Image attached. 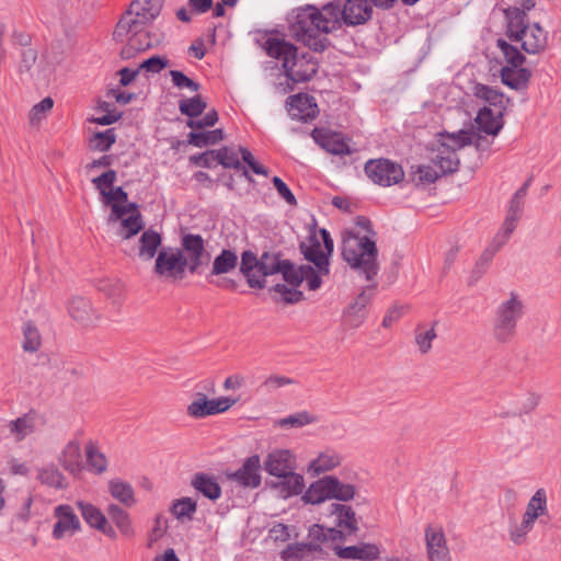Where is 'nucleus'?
Segmentation results:
<instances>
[{"label": "nucleus", "mask_w": 561, "mask_h": 561, "mask_svg": "<svg viewBox=\"0 0 561 561\" xmlns=\"http://www.w3.org/2000/svg\"><path fill=\"white\" fill-rule=\"evenodd\" d=\"M328 513L334 517V528L344 531V539L359 530L358 519L352 506L344 503H331Z\"/></svg>", "instance_id": "12"}, {"label": "nucleus", "mask_w": 561, "mask_h": 561, "mask_svg": "<svg viewBox=\"0 0 561 561\" xmlns=\"http://www.w3.org/2000/svg\"><path fill=\"white\" fill-rule=\"evenodd\" d=\"M123 208L126 209V215L128 216L126 218L124 216L119 219L121 222L117 233L124 240H128L142 230L144 221L140 213L137 210V204L127 202L126 204H123Z\"/></svg>", "instance_id": "20"}, {"label": "nucleus", "mask_w": 561, "mask_h": 561, "mask_svg": "<svg viewBox=\"0 0 561 561\" xmlns=\"http://www.w3.org/2000/svg\"><path fill=\"white\" fill-rule=\"evenodd\" d=\"M547 494L543 489H538L527 503L523 517L535 525L537 519L548 517Z\"/></svg>", "instance_id": "31"}, {"label": "nucleus", "mask_w": 561, "mask_h": 561, "mask_svg": "<svg viewBox=\"0 0 561 561\" xmlns=\"http://www.w3.org/2000/svg\"><path fill=\"white\" fill-rule=\"evenodd\" d=\"M335 553L343 559L374 561L380 556V550L375 543H363L359 546L337 547Z\"/></svg>", "instance_id": "27"}, {"label": "nucleus", "mask_w": 561, "mask_h": 561, "mask_svg": "<svg viewBox=\"0 0 561 561\" xmlns=\"http://www.w3.org/2000/svg\"><path fill=\"white\" fill-rule=\"evenodd\" d=\"M238 264V256L236 252L231 250H222L213 262L211 274L221 275L227 274L236 268Z\"/></svg>", "instance_id": "42"}, {"label": "nucleus", "mask_w": 561, "mask_h": 561, "mask_svg": "<svg viewBox=\"0 0 561 561\" xmlns=\"http://www.w3.org/2000/svg\"><path fill=\"white\" fill-rule=\"evenodd\" d=\"M9 427L10 433L20 442L34 432L35 424L33 417L25 414L11 421Z\"/></svg>", "instance_id": "48"}, {"label": "nucleus", "mask_w": 561, "mask_h": 561, "mask_svg": "<svg viewBox=\"0 0 561 561\" xmlns=\"http://www.w3.org/2000/svg\"><path fill=\"white\" fill-rule=\"evenodd\" d=\"M311 136L321 148L332 154L343 156L352 152L347 141L337 133L314 128Z\"/></svg>", "instance_id": "15"}, {"label": "nucleus", "mask_w": 561, "mask_h": 561, "mask_svg": "<svg viewBox=\"0 0 561 561\" xmlns=\"http://www.w3.org/2000/svg\"><path fill=\"white\" fill-rule=\"evenodd\" d=\"M503 115L504 112H501L500 110L494 112L490 107L481 108L474 119L478 131H482L491 136H496L504 125Z\"/></svg>", "instance_id": "22"}, {"label": "nucleus", "mask_w": 561, "mask_h": 561, "mask_svg": "<svg viewBox=\"0 0 561 561\" xmlns=\"http://www.w3.org/2000/svg\"><path fill=\"white\" fill-rule=\"evenodd\" d=\"M188 144L197 147L203 148L208 145H215L224 139V131L220 128L205 131V133H195L191 131L188 134Z\"/></svg>", "instance_id": "45"}, {"label": "nucleus", "mask_w": 561, "mask_h": 561, "mask_svg": "<svg viewBox=\"0 0 561 561\" xmlns=\"http://www.w3.org/2000/svg\"><path fill=\"white\" fill-rule=\"evenodd\" d=\"M187 266L180 248H161L153 265L154 275L165 282L175 283L185 277Z\"/></svg>", "instance_id": "8"}, {"label": "nucleus", "mask_w": 561, "mask_h": 561, "mask_svg": "<svg viewBox=\"0 0 561 561\" xmlns=\"http://www.w3.org/2000/svg\"><path fill=\"white\" fill-rule=\"evenodd\" d=\"M216 163L221 164L228 169H239L241 167L238 154L232 149L224 147L219 150H215Z\"/></svg>", "instance_id": "55"}, {"label": "nucleus", "mask_w": 561, "mask_h": 561, "mask_svg": "<svg viewBox=\"0 0 561 561\" xmlns=\"http://www.w3.org/2000/svg\"><path fill=\"white\" fill-rule=\"evenodd\" d=\"M265 50L268 56L282 60L286 77L293 82L309 81L318 71V64L312 56L298 55L297 47L286 41L268 38Z\"/></svg>", "instance_id": "5"}, {"label": "nucleus", "mask_w": 561, "mask_h": 561, "mask_svg": "<svg viewBox=\"0 0 561 561\" xmlns=\"http://www.w3.org/2000/svg\"><path fill=\"white\" fill-rule=\"evenodd\" d=\"M342 459V456L336 450L327 448L309 462L308 472L312 476H320L337 468Z\"/></svg>", "instance_id": "25"}, {"label": "nucleus", "mask_w": 561, "mask_h": 561, "mask_svg": "<svg viewBox=\"0 0 561 561\" xmlns=\"http://www.w3.org/2000/svg\"><path fill=\"white\" fill-rule=\"evenodd\" d=\"M186 412L194 419H204L214 415L213 399H208L206 394L199 392L187 405Z\"/></svg>", "instance_id": "38"}, {"label": "nucleus", "mask_w": 561, "mask_h": 561, "mask_svg": "<svg viewBox=\"0 0 561 561\" xmlns=\"http://www.w3.org/2000/svg\"><path fill=\"white\" fill-rule=\"evenodd\" d=\"M264 469L271 476H284L295 470V456L288 449H275L266 456Z\"/></svg>", "instance_id": "17"}, {"label": "nucleus", "mask_w": 561, "mask_h": 561, "mask_svg": "<svg viewBox=\"0 0 561 561\" xmlns=\"http://www.w3.org/2000/svg\"><path fill=\"white\" fill-rule=\"evenodd\" d=\"M57 522L53 529V537L61 539L73 535L80 528V520L69 505H58L54 510Z\"/></svg>", "instance_id": "13"}, {"label": "nucleus", "mask_w": 561, "mask_h": 561, "mask_svg": "<svg viewBox=\"0 0 561 561\" xmlns=\"http://www.w3.org/2000/svg\"><path fill=\"white\" fill-rule=\"evenodd\" d=\"M329 477L330 497L339 502H350L355 499L357 488L352 483H345L335 476Z\"/></svg>", "instance_id": "35"}, {"label": "nucleus", "mask_w": 561, "mask_h": 561, "mask_svg": "<svg viewBox=\"0 0 561 561\" xmlns=\"http://www.w3.org/2000/svg\"><path fill=\"white\" fill-rule=\"evenodd\" d=\"M371 14L368 0H346L343 4L335 0L321 10L312 5L299 9L289 30L298 42L321 53L330 45L327 35L337 30L341 22L351 26L362 25L370 20Z\"/></svg>", "instance_id": "2"}, {"label": "nucleus", "mask_w": 561, "mask_h": 561, "mask_svg": "<svg viewBox=\"0 0 561 561\" xmlns=\"http://www.w3.org/2000/svg\"><path fill=\"white\" fill-rule=\"evenodd\" d=\"M117 179V173L115 170H108L101 175L94 178L92 180L93 185L102 195V191H108L107 188L112 187Z\"/></svg>", "instance_id": "61"}, {"label": "nucleus", "mask_w": 561, "mask_h": 561, "mask_svg": "<svg viewBox=\"0 0 561 561\" xmlns=\"http://www.w3.org/2000/svg\"><path fill=\"white\" fill-rule=\"evenodd\" d=\"M355 224L366 233L359 236L353 231H345L342 241L343 260L358 274H363L367 282H373L379 272L377 262L378 249L376 241L371 239L375 232L369 219L358 216Z\"/></svg>", "instance_id": "4"}, {"label": "nucleus", "mask_w": 561, "mask_h": 561, "mask_svg": "<svg viewBox=\"0 0 561 561\" xmlns=\"http://www.w3.org/2000/svg\"><path fill=\"white\" fill-rule=\"evenodd\" d=\"M217 122L218 113L215 110H211L201 119H188L186 125L192 129H203L205 127H213Z\"/></svg>", "instance_id": "62"}, {"label": "nucleus", "mask_w": 561, "mask_h": 561, "mask_svg": "<svg viewBox=\"0 0 561 561\" xmlns=\"http://www.w3.org/2000/svg\"><path fill=\"white\" fill-rule=\"evenodd\" d=\"M471 135L466 130L440 135L438 145L433 150L431 162L443 174L454 173L458 170L460 163L457 151L471 145Z\"/></svg>", "instance_id": "7"}, {"label": "nucleus", "mask_w": 561, "mask_h": 561, "mask_svg": "<svg viewBox=\"0 0 561 561\" xmlns=\"http://www.w3.org/2000/svg\"><path fill=\"white\" fill-rule=\"evenodd\" d=\"M85 456H87V463L91 471H93L95 474H102L107 469V459L103 453L98 448L96 445H94L92 442H90L85 446Z\"/></svg>", "instance_id": "40"}, {"label": "nucleus", "mask_w": 561, "mask_h": 561, "mask_svg": "<svg viewBox=\"0 0 561 561\" xmlns=\"http://www.w3.org/2000/svg\"><path fill=\"white\" fill-rule=\"evenodd\" d=\"M534 524L522 518L520 523H513L510 526V539L517 546L524 545L527 540V535L533 530Z\"/></svg>", "instance_id": "51"}, {"label": "nucleus", "mask_w": 561, "mask_h": 561, "mask_svg": "<svg viewBox=\"0 0 561 561\" xmlns=\"http://www.w3.org/2000/svg\"><path fill=\"white\" fill-rule=\"evenodd\" d=\"M531 72L526 68L503 67L501 70L502 82L514 90L527 88Z\"/></svg>", "instance_id": "33"}, {"label": "nucleus", "mask_w": 561, "mask_h": 561, "mask_svg": "<svg viewBox=\"0 0 561 561\" xmlns=\"http://www.w3.org/2000/svg\"><path fill=\"white\" fill-rule=\"evenodd\" d=\"M54 101L51 98L47 96L43 99L39 103L35 104L28 114V121L32 126H38L41 122L44 119L45 115L53 108Z\"/></svg>", "instance_id": "52"}, {"label": "nucleus", "mask_w": 561, "mask_h": 561, "mask_svg": "<svg viewBox=\"0 0 561 561\" xmlns=\"http://www.w3.org/2000/svg\"><path fill=\"white\" fill-rule=\"evenodd\" d=\"M108 491L115 500L127 507H131L136 504L134 489L128 482L113 479L108 482Z\"/></svg>", "instance_id": "36"}, {"label": "nucleus", "mask_w": 561, "mask_h": 561, "mask_svg": "<svg viewBox=\"0 0 561 561\" xmlns=\"http://www.w3.org/2000/svg\"><path fill=\"white\" fill-rule=\"evenodd\" d=\"M364 170L373 183L385 187L394 185L404 179L402 167L385 158L368 160Z\"/></svg>", "instance_id": "9"}, {"label": "nucleus", "mask_w": 561, "mask_h": 561, "mask_svg": "<svg viewBox=\"0 0 561 561\" xmlns=\"http://www.w3.org/2000/svg\"><path fill=\"white\" fill-rule=\"evenodd\" d=\"M526 9L512 8L506 10L507 18V36L513 42H519L522 34L529 25L527 23Z\"/></svg>", "instance_id": "29"}, {"label": "nucleus", "mask_w": 561, "mask_h": 561, "mask_svg": "<svg viewBox=\"0 0 561 561\" xmlns=\"http://www.w3.org/2000/svg\"><path fill=\"white\" fill-rule=\"evenodd\" d=\"M287 104L293 117L299 119H312L317 115V104L312 103V99L307 94H296L288 98Z\"/></svg>", "instance_id": "28"}, {"label": "nucleus", "mask_w": 561, "mask_h": 561, "mask_svg": "<svg viewBox=\"0 0 561 561\" xmlns=\"http://www.w3.org/2000/svg\"><path fill=\"white\" fill-rule=\"evenodd\" d=\"M206 107L207 103L199 94H196L193 98L183 99L179 102L180 113L190 118L198 117Z\"/></svg>", "instance_id": "43"}, {"label": "nucleus", "mask_w": 561, "mask_h": 561, "mask_svg": "<svg viewBox=\"0 0 561 561\" xmlns=\"http://www.w3.org/2000/svg\"><path fill=\"white\" fill-rule=\"evenodd\" d=\"M278 195L286 201L290 206L297 205V199L295 195L291 193L287 184L278 176H274L272 180Z\"/></svg>", "instance_id": "63"}, {"label": "nucleus", "mask_w": 561, "mask_h": 561, "mask_svg": "<svg viewBox=\"0 0 561 561\" xmlns=\"http://www.w3.org/2000/svg\"><path fill=\"white\" fill-rule=\"evenodd\" d=\"M436 324L437 322L416 325L414 341L421 354H427L431 351L432 343L437 337Z\"/></svg>", "instance_id": "37"}, {"label": "nucleus", "mask_w": 561, "mask_h": 561, "mask_svg": "<svg viewBox=\"0 0 561 561\" xmlns=\"http://www.w3.org/2000/svg\"><path fill=\"white\" fill-rule=\"evenodd\" d=\"M317 422V417L307 411H301L286 417L278 419L274 422L275 427L299 428L308 424Z\"/></svg>", "instance_id": "44"}, {"label": "nucleus", "mask_w": 561, "mask_h": 561, "mask_svg": "<svg viewBox=\"0 0 561 561\" xmlns=\"http://www.w3.org/2000/svg\"><path fill=\"white\" fill-rule=\"evenodd\" d=\"M277 478L280 480L274 482L272 488L275 489L278 495L283 499L298 495L305 488L304 477L295 472V470H290V472H287L284 476H278Z\"/></svg>", "instance_id": "24"}, {"label": "nucleus", "mask_w": 561, "mask_h": 561, "mask_svg": "<svg viewBox=\"0 0 561 561\" xmlns=\"http://www.w3.org/2000/svg\"><path fill=\"white\" fill-rule=\"evenodd\" d=\"M424 540L428 561H451L447 539L440 526L427 525L424 530Z\"/></svg>", "instance_id": "11"}, {"label": "nucleus", "mask_w": 561, "mask_h": 561, "mask_svg": "<svg viewBox=\"0 0 561 561\" xmlns=\"http://www.w3.org/2000/svg\"><path fill=\"white\" fill-rule=\"evenodd\" d=\"M98 290L104 294L113 302L121 300L124 294V284L118 279L104 278L99 280Z\"/></svg>", "instance_id": "49"}, {"label": "nucleus", "mask_w": 561, "mask_h": 561, "mask_svg": "<svg viewBox=\"0 0 561 561\" xmlns=\"http://www.w3.org/2000/svg\"><path fill=\"white\" fill-rule=\"evenodd\" d=\"M196 508L197 505L194 500L191 497H182L173 503L171 512L176 518H191L192 515L196 512Z\"/></svg>", "instance_id": "53"}, {"label": "nucleus", "mask_w": 561, "mask_h": 561, "mask_svg": "<svg viewBox=\"0 0 561 561\" xmlns=\"http://www.w3.org/2000/svg\"><path fill=\"white\" fill-rule=\"evenodd\" d=\"M37 479L41 481V483L50 488H66L65 477L55 465L39 468L37 471Z\"/></svg>", "instance_id": "41"}, {"label": "nucleus", "mask_w": 561, "mask_h": 561, "mask_svg": "<svg viewBox=\"0 0 561 561\" xmlns=\"http://www.w3.org/2000/svg\"><path fill=\"white\" fill-rule=\"evenodd\" d=\"M78 506L81 511L83 518L90 526L99 530H102L104 534H107L111 537L115 536V533L111 527L106 529V517L102 514V512L99 508H96L92 504L82 502H79Z\"/></svg>", "instance_id": "34"}, {"label": "nucleus", "mask_w": 561, "mask_h": 561, "mask_svg": "<svg viewBox=\"0 0 561 561\" xmlns=\"http://www.w3.org/2000/svg\"><path fill=\"white\" fill-rule=\"evenodd\" d=\"M377 283L364 288L355 301L345 311V322L348 327L356 329L362 325L366 318V306L371 300Z\"/></svg>", "instance_id": "14"}, {"label": "nucleus", "mask_w": 561, "mask_h": 561, "mask_svg": "<svg viewBox=\"0 0 561 561\" xmlns=\"http://www.w3.org/2000/svg\"><path fill=\"white\" fill-rule=\"evenodd\" d=\"M520 37L522 48L528 54H539L547 46V32L539 25L534 23L528 25Z\"/></svg>", "instance_id": "23"}, {"label": "nucleus", "mask_w": 561, "mask_h": 561, "mask_svg": "<svg viewBox=\"0 0 561 561\" xmlns=\"http://www.w3.org/2000/svg\"><path fill=\"white\" fill-rule=\"evenodd\" d=\"M327 500H331L330 497V485H329V477L324 476L316 481H313L307 490L304 492L301 496V501L305 504L318 505Z\"/></svg>", "instance_id": "30"}, {"label": "nucleus", "mask_w": 561, "mask_h": 561, "mask_svg": "<svg viewBox=\"0 0 561 561\" xmlns=\"http://www.w3.org/2000/svg\"><path fill=\"white\" fill-rule=\"evenodd\" d=\"M59 465L72 476L82 470L81 447L78 440H69L57 456Z\"/></svg>", "instance_id": "19"}, {"label": "nucleus", "mask_w": 561, "mask_h": 561, "mask_svg": "<svg viewBox=\"0 0 561 561\" xmlns=\"http://www.w3.org/2000/svg\"><path fill=\"white\" fill-rule=\"evenodd\" d=\"M170 77H171L173 85L176 87L178 89H188L193 92H196L201 88V85L197 82H195L194 80L188 78L186 75H184L180 70H171Z\"/></svg>", "instance_id": "59"}, {"label": "nucleus", "mask_w": 561, "mask_h": 561, "mask_svg": "<svg viewBox=\"0 0 561 561\" xmlns=\"http://www.w3.org/2000/svg\"><path fill=\"white\" fill-rule=\"evenodd\" d=\"M68 311L72 319L83 327L94 325L101 319L100 313L83 297H73L69 302Z\"/></svg>", "instance_id": "18"}, {"label": "nucleus", "mask_w": 561, "mask_h": 561, "mask_svg": "<svg viewBox=\"0 0 561 561\" xmlns=\"http://www.w3.org/2000/svg\"><path fill=\"white\" fill-rule=\"evenodd\" d=\"M180 248L190 273L194 274L202 265L208 264L210 254L205 249L204 239L199 234L186 233L181 238Z\"/></svg>", "instance_id": "10"}, {"label": "nucleus", "mask_w": 561, "mask_h": 561, "mask_svg": "<svg viewBox=\"0 0 561 561\" xmlns=\"http://www.w3.org/2000/svg\"><path fill=\"white\" fill-rule=\"evenodd\" d=\"M524 314V304L519 296L511 293L495 309L492 333L499 343L511 342L517 333V323Z\"/></svg>", "instance_id": "6"}, {"label": "nucleus", "mask_w": 561, "mask_h": 561, "mask_svg": "<svg viewBox=\"0 0 561 561\" xmlns=\"http://www.w3.org/2000/svg\"><path fill=\"white\" fill-rule=\"evenodd\" d=\"M116 141V134L114 128L106 129L105 131L95 133L89 141V147L93 151H107Z\"/></svg>", "instance_id": "47"}, {"label": "nucleus", "mask_w": 561, "mask_h": 561, "mask_svg": "<svg viewBox=\"0 0 561 561\" xmlns=\"http://www.w3.org/2000/svg\"><path fill=\"white\" fill-rule=\"evenodd\" d=\"M413 173L414 175H417V178H414V181L417 184L434 183L437 179L444 175L436 167L432 165H419L416 171Z\"/></svg>", "instance_id": "56"}, {"label": "nucleus", "mask_w": 561, "mask_h": 561, "mask_svg": "<svg viewBox=\"0 0 561 561\" xmlns=\"http://www.w3.org/2000/svg\"><path fill=\"white\" fill-rule=\"evenodd\" d=\"M474 95L485 101L490 105H493L496 110H500L501 112H505L506 110L503 93L489 85L478 83L474 87Z\"/></svg>", "instance_id": "39"}, {"label": "nucleus", "mask_w": 561, "mask_h": 561, "mask_svg": "<svg viewBox=\"0 0 561 561\" xmlns=\"http://www.w3.org/2000/svg\"><path fill=\"white\" fill-rule=\"evenodd\" d=\"M23 348L26 352H36L41 346V335L38 330L31 323L23 327Z\"/></svg>", "instance_id": "54"}, {"label": "nucleus", "mask_w": 561, "mask_h": 561, "mask_svg": "<svg viewBox=\"0 0 561 561\" xmlns=\"http://www.w3.org/2000/svg\"><path fill=\"white\" fill-rule=\"evenodd\" d=\"M497 46L504 55L507 62V67L522 68L520 66L525 61V56L513 45L508 44L504 39H497Z\"/></svg>", "instance_id": "50"}, {"label": "nucleus", "mask_w": 561, "mask_h": 561, "mask_svg": "<svg viewBox=\"0 0 561 561\" xmlns=\"http://www.w3.org/2000/svg\"><path fill=\"white\" fill-rule=\"evenodd\" d=\"M191 485L205 497L216 501L221 496V488L214 477L207 473H195L191 480Z\"/></svg>", "instance_id": "32"}, {"label": "nucleus", "mask_w": 561, "mask_h": 561, "mask_svg": "<svg viewBox=\"0 0 561 561\" xmlns=\"http://www.w3.org/2000/svg\"><path fill=\"white\" fill-rule=\"evenodd\" d=\"M324 250L316 234V228L310 231L309 244H300L305 259L316 265L318 272L310 265L296 266L289 260L283 259L278 252H264L260 259L251 251H244L241 255L240 272L247 278L251 288H264L265 277L282 274L284 280L293 286L276 284L273 290L280 295L286 304H296L304 299L302 291L296 289L304 280L310 290H317L321 286L320 274H329V256L333 252V240L327 229H320Z\"/></svg>", "instance_id": "1"}, {"label": "nucleus", "mask_w": 561, "mask_h": 561, "mask_svg": "<svg viewBox=\"0 0 561 561\" xmlns=\"http://www.w3.org/2000/svg\"><path fill=\"white\" fill-rule=\"evenodd\" d=\"M102 201L105 206H110L112 211L108 216V222H117L121 218L126 216V209L123 204L128 202V194L123 187L117 186L110 191H102Z\"/></svg>", "instance_id": "21"}, {"label": "nucleus", "mask_w": 561, "mask_h": 561, "mask_svg": "<svg viewBox=\"0 0 561 561\" xmlns=\"http://www.w3.org/2000/svg\"><path fill=\"white\" fill-rule=\"evenodd\" d=\"M161 9V0H134L122 14L114 28L113 38L125 44L119 54L123 59H131L162 43V34L148 30Z\"/></svg>", "instance_id": "3"}, {"label": "nucleus", "mask_w": 561, "mask_h": 561, "mask_svg": "<svg viewBox=\"0 0 561 561\" xmlns=\"http://www.w3.org/2000/svg\"><path fill=\"white\" fill-rule=\"evenodd\" d=\"M540 402V394L535 391H527L518 402V413L528 414L534 411Z\"/></svg>", "instance_id": "60"}, {"label": "nucleus", "mask_w": 561, "mask_h": 561, "mask_svg": "<svg viewBox=\"0 0 561 561\" xmlns=\"http://www.w3.org/2000/svg\"><path fill=\"white\" fill-rule=\"evenodd\" d=\"M260 468V457L253 455L243 462L240 469L230 473L228 478L242 486L257 488L261 484Z\"/></svg>", "instance_id": "16"}, {"label": "nucleus", "mask_w": 561, "mask_h": 561, "mask_svg": "<svg viewBox=\"0 0 561 561\" xmlns=\"http://www.w3.org/2000/svg\"><path fill=\"white\" fill-rule=\"evenodd\" d=\"M37 60V50L32 47H26L21 51L20 71L28 72Z\"/></svg>", "instance_id": "64"}, {"label": "nucleus", "mask_w": 561, "mask_h": 561, "mask_svg": "<svg viewBox=\"0 0 561 561\" xmlns=\"http://www.w3.org/2000/svg\"><path fill=\"white\" fill-rule=\"evenodd\" d=\"M107 515L122 534L126 536H130L133 534L129 516L126 511L116 504H111L107 507Z\"/></svg>", "instance_id": "46"}, {"label": "nucleus", "mask_w": 561, "mask_h": 561, "mask_svg": "<svg viewBox=\"0 0 561 561\" xmlns=\"http://www.w3.org/2000/svg\"><path fill=\"white\" fill-rule=\"evenodd\" d=\"M161 234L152 229H148L142 232L138 240L136 251L137 256L142 261H151L158 255L159 247L161 245Z\"/></svg>", "instance_id": "26"}, {"label": "nucleus", "mask_w": 561, "mask_h": 561, "mask_svg": "<svg viewBox=\"0 0 561 561\" xmlns=\"http://www.w3.org/2000/svg\"><path fill=\"white\" fill-rule=\"evenodd\" d=\"M310 537L321 541L344 539V531L336 528H324L320 525H313L310 529Z\"/></svg>", "instance_id": "57"}, {"label": "nucleus", "mask_w": 561, "mask_h": 561, "mask_svg": "<svg viewBox=\"0 0 561 561\" xmlns=\"http://www.w3.org/2000/svg\"><path fill=\"white\" fill-rule=\"evenodd\" d=\"M169 66V59L164 56L154 55L144 60L138 67L151 73H159Z\"/></svg>", "instance_id": "58"}]
</instances>
